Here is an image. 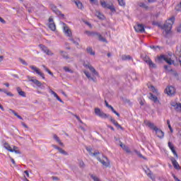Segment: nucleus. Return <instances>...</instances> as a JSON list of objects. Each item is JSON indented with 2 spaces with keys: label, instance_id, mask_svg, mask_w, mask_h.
<instances>
[{
  "label": "nucleus",
  "instance_id": "f257e3e1",
  "mask_svg": "<svg viewBox=\"0 0 181 181\" xmlns=\"http://www.w3.org/2000/svg\"><path fill=\"white\" fill-rule=\"evenodd\" d=\"M144 124L145 125H146V127H148L150 129H153V131H155L158 138H163V136H165V134L163 133V132H162V130L159 129L156 126H155L153 123L151 122L150 121L145 120Z\"/></svg>",
  "mask_w": 181,
  "mask_h": 181
},
{
  "label": "nucleus",
  "instance_id": "f03ea898",
  "mask_svg": "<svg viewBox=\"0 0 181 181\" xmlns=\"http://www.w3.org/2000/svg\"><path fill=\"white\" fill-rule=\"evenodd\" d=\"M175 23V17H171L165 21V23L163 26V29L165 30V33H169L172 30V26Z\"/></svg>",
  "mask_w": 181,
  "mask_h": 181
},
{
  "label": "nucleus",
  "instance_id": "7ed1b4c3",
  "mask_svg": "<svg viewBox=\"0 0 181 181\" xmlns=\"http://www.w3.org/2000/svg\"><path fill=\"white\" fill-rule=\"evenodd\" d=\"M96 159H98V162H100L104 168H110L111 163L106 156H101V157H96Z\"/></svg>",
  "mask_w": 181,
  "mask_h": 181
},
{
  "label": "nucleus",
  "instance_id": "20e7f679",
  "mask_svg": "<svg viewBox=\"0 0 181 181\" xmlns=\"http://www.w3.org/2000/svg\"><path fill=\"white\" fill-rule=\"evenodd\" d=\"M62 28L63 33H64L65 36H66L67 37H71L73 36L71 29H70V27L66 25V23H62Z\"/></svg>",
  "mask_w": 181,
  "mask_h": 181
},
{
  "label": "nucleus",
  "instance_id": "39448f33",
  "mask_svg": "<svg viewBox=\"0 0 181 181\" xmlns=\"http://www.w3.org/2000/svg\"><path fill=\"white\" fill-rule=\"evenodd\" d=\"M100 2L102 8H104L105 9H110L111 12H115V7L114 6V5L110 4L103 0H100Z\"/></svg>",
  "mask_w": 181,
  "mask_h": 181
},
{
  "label": "nucleus",
  "instance_id": "423d86ee",
  "mask_svg": "<svg viewBox=\"0 0 181 181\" xmlns=\"http://www.w3.org/2000/svg\"><path fill=\"white\" fill-rule=\"evenodd\" d=\"M95 114L100 118H103L104 119L108 118V115L104 113V112L101 111V110L98 107L95 108Z\"/></svg>",
  "mask_w": 181,
  "mask_h": 181
},
{
  "label": "nucleus",
  "instance_id": "0eeeda50",
  "mask_svg": "<svg viewBox=\"0 0 181 181\" xmlns=\"http://www.w3.org/2000/svg\"><path fill=\"white\" fill-rule=\"evenodd\" d=\"M158 62H166L168 64H173V63H175L173 60L168 58L166 55H160V57H158Z\"/></svg>",
  "mask_w": 181,
  "mask_h": 181
},
{
  "label": "nucleus",
  "instance_id": "6e6552de",
  "mask_svg": "<svg viewBox=\"0 0 181 181\" xmlns=\"http://www.w3.org/2000/svg\"><path fill=\"white\" fill-rule=\"evenodd\" d=\"M145 63H146V64H148L150 67V69H156V64H155L153 62L152 59H151V58H149V57H145L144 59Z\"/></svg>",
  "mask_w": 181,
  "mask_h": 181
},
{
  "label": "nucleus",
  "instance_id": "1a4fd4ad",
  "mask_svg": "<svg viewBox=\"0 0 181 181\" xmlns=\"http://www.w3.org/2000/svg\"><path fill=\"white\" fill-rule=\"evenodd\" d=\"M148 98H149L151 100V101L154 103V104H160V102L159 101V99H158V97L156 95H153V93H149L148 94Z\"/></svg>",
  "mask_w": 181,
  "mask_h": 181
},
{
  "label": "nucleus",
  "instance_id": "9d476101",
  "mask_svg": "<svg viewBox=\"0 0 181 181\" xmlns=\"http://www.w3.org/2000/svg\"><path fill=\"white\" fill-rule=\"evenodd\" d=\"M134 30L137 33H145V28L144 27V25L142 24H137L134 26Z\"/></svg>",
  "mask_w": 181,
  "mask_h": 181
},
{
  "label": "nucleus",
  "instance_id": "9b49d317",
  "mask_svg": "<svg viewBox=\"0 0 181 181\" xmlns=\"http://www.w3.org/2000/svg\"><path fill=\"white\" fill-rule=\"evenodd\" d=\"M165 93L168 94V95H174V94L176 93V90L173 86H168L165 88Z\"/></svg>",
  "mask_w": 181,
  "mask_h": 181
},
{
  "label": "nucleus",
  "instance_id": "f8f14e48",
  "mask_svg": "<svg viewBox=\"0 0 181 181\" xmlns=\"http://www.w3.org/2000/svg\"><path fill=\"white\" fill-rule=\"evenodd\" d=\"M30 68L31 69V70H33V71H35L37 74H38V76H40V77H42L43 80H45V75L39 70V69H37V67L35 66H30Z\"/></svg>",
  "mask_w": 181,
  "mask_h": 181
},
{
  "label": "nucleus",
  "instance_id": "ddd939ff",
  "mask_svg": "<svg viewBox=\"0 0 181 181\" xmlns=\"http://www.w3.org/2000/svg\"><path fill=\"white\" fill-rule=\"evenodd\" d=\"M40 47L41 50H42V52L44 53H46V54H47L48 56L53 55V53L52 52V51L49 50V49H47V47H46L45 45H40Z\"/></svg>",
  "mask_w": 181,
  "mask_h": 181
},
{
  "label": "nucleus",
  "instance_id": "4468645a",
  "mask_svg": "<svg viewBox=\"0 0 181 181\" xmlns=\"http://www.w3.org/2000/svg\"><path fill=\"white\" fill-rule=\"evenodd\" d=\"M49 29H51L53 32H54V30H56V24H54V22L53 21L52 17H49Z\"/></svg>",
  "mask_w": 181,
  "mask_h": 181
},
{
  "label": "nucleus",
  "instance_id": "2eb2a0df",
  "mask_svg": "<svg viewBox=\"0 0 181 181\" xmlns=\"http://www.w3.org/2000/svg\"><path fill=\"white\" fill-rule=\"evenodd\" d=\"M170 160H171V162L173 163V165L175 168V169H176L177 170H180V165H179V163H177L176 159H175V158L172 157L170 158Z\"/></svg>",
  "mask_w": 181,
  "mask_h": 181
},
{
  "label": "nucleus",
  "instance_id": "dca6fc26",
  "mask_svg": "<svg viewBox=\"0 0 181 181\" xmlns=\"http://www.w3.org/2000/svg\"><path fill=\"white\" fill-rule=\"evenodd\" d=\"M84 66L85 67H86V69H89L90 71H91V73H93L94 76H97L98 77V72L95 71V69H94L93 66H91L90 64H85Z\"/></svg>",
  "mask_w": 181,
  "mask_h": 181
},
{
  "label": "nucleus",
  "instance_id": "f3484780",
  "mask_svg": "<svg viewBox=\"0 0 181 181\" xmlns=\"http://www.w3.org/2000/svg\"><path fill=\"white\" fill-rule=\"evenodd\" d=\"M50 8L57 15H60V16H62V18L64 17V14H62L59 11H58L57 7H56L54 5H51Z\"/></svg>",
  "mask_w": 181,
  "mask_h": 181
},
{
  "label": "nucleus",
  "instance_id": "a211bd4d",
  "mask_svg": "<svg viewBox=\"0 0 181 181\" xmlns=\"http://www.w3.org/2000/svg\"><path fill=\"white\" fill-rule=\"evenodd\" d=\"M171 105L172 107H174L175 111L181 112V103H172Z\"/></svg>",
  "mask_w": 181,
  "mask_h": 181
},
{
  "label": "nucleus",
  "instance_id": "6ab92c4d",
  "mask_svg": "<svg viewBox=\"0 0 181 181\" xmlns=\"http://www.w3.org/2000/svg\"><path fill=\"white\" fill-rule=\"evenodd\" d=\"M171 105L172 107H174L175 111L181 112V103H172Z\"/></svg>",
  "mask_w": 181,
  "mask_h": 181
},
{
  "label": "nucleus",
  "instance_id": "aec40b11",
  "mask_svg": "<svg viewBox=\"0 0 181 181\" xmlns=\"http://www.w3.org/2000/svg\"><path fill=\"white\" fill-rule=\"evenodd\" d=\"M29 81H31L32 83L35 84V86H37V87H42V83L36 78H31L29 79Z\"/></svg>",
  "mask_w": 181,
  "mask_h": 181
},
{
  "label": "nucleus",
  "instance_id": "412c9836",
  "mask_svg": "<svg viewBox=\"0 0 181 181\" xmlns=\"http://www.w3.org/2000/svg\"><path fill=\"white\" fill-rule=\"evenodd\" d=\"M86 149L91 156H97V155H100V152H95L93 153V148L91 147H86Z\"/></svg>",
  "mask_w": 181,
  "mask_h": 181
},
{
  "label": "nucleus",
  "instance_id": "4be33fe9",
  "mask_svg": "<svg viewBox=\"0 0 181 181\" xmlns=\"http://www.w3.org/2000/svg\"><path fill=\"white\" fill-rule=\"evenodd\" d=\"M49 92L50 93V94H52V95H54V97H55V98H57V100L58 101H59V103H64L63 102V100H62V99H60V98L59 97V95H57V93H56V92L53 91V90L49 89Z\"/></svg>",
  "mask_w": 181,
  "mask_h": 181
},
{
  "label": "nucleus",
  "instance_id": "5701e85b",
  "mask_svg": "<svg viewBox=\"0 0 181 181\" xmlns=\"http://www.w3.org/2000/svg\"><path fill=\"white\" fill-rule=\"evenodd\" d=\"M69 40L76 46H78V43H80V38H69Z\"/></svg>",
  "mask_w": 181,
  "mask_h": 181
},
{
  "label": "nucleus",
  "instance_id": "b1692460",
  "mask_svg": "<svg viewBox=\"0 0 181 181\" xmlns=\"http://www.w3.org/2000/svg\"><path fill=\"white\" fill-rule=\"evenodd\" d=\"M150 91H152L156 95H159V92H158V89H156L153 86H150L148 87Z\"/></svg>",
  "mask_w": 181,
  "mask_h": 181
},
{
  "label": "nucleus",
  "instance_id": "393cba45",
  "mask_svg": "<svg viewBox=\"0 0 181 181\" xmlns=\"http://www.w3.org/2000/svg\"><path fill=\"white\" fill-rule=\"evenodd\" d=\"M4 148H5V149L8 151L9 152H13V149H12V148L11 147V146H9L8 143H5L4 144Z\"/></svg>",
  "mask_w": 181,
  "mask_h": 181
},
{
  "label": "nucleus",
  "instance_id": "a878e982",
  "mask_svg": "<svg viewBox=\"0 0 181 181\" xmlns=\"http://www.w3.org/2000/svg\"><path fill=\"white\" fill-rule=\"evenodd\" d=\"M86 51L89 54H90V56H94L95 54V52L93 51V48L91 47H88Z\"/></svg>",
  "mask_w": 181,
  "mask_h": 181
},
{
  "label": "nucleus",
  "instance_id": "bb28decb",
  "mask_svg": "<svg viewBox=\"0 0 181 181\" xmlns=\"http://www.w3.org/2000/svg\"><path fill=\"white\" fill-rule=\"evenodd\" d=\"M110 121L112 124H114L115 125V127H117V128H122L121 127V125H119V124H118V122L117 121H115V119L112 117H110Z\"/></svg>",
  "mask_w": 181,
  "mask_h": 181
},
{
  "label": "nucleus",
  "instance_id": "cd10ccee",
  "mask_svg": "<svg viewBox=\"0 0 181 181\" xmlns=\"http://www.w3.org/2000/svg\"><path fill=\"white\" fill-rule=\"evenodd\" d=\"M53 138L55 141L58 142L59 145H61V146H63V143L60 141V139L59 138V136H57V135L54 134Z\"/></svg>",
  "mask_w": 181,
  "mask_h": 181
},
{
  "label": "nucleus",
  "instance_id": "c85d7f7f",
  "mask_svg": "<svg viewBox=\"0 0 181 181\" xmlns=\"http://www.w3.org/2000/svg\"><path fill=\"white\" fill-rule=\"evenodd\" d=\"M122 60H132V57L129 55H122Z\"/></svg>",
  "mask_w": 181,
  "mask_h": 181
},
{
  "label": "nucleus",
  "instance_id": "c756f323",
  "mask_svg": "<svg viewBox=\"0 0 181 181\" xmlns=\"http://www.w3.org/2000/svg\"><path fill=\"white\" fill-rule=\"evenodd\" d=\"M107 108L111 109L112 112L113 114H115V115H117V117H119V113H118V112L115 111V110L114 109V107L111 105H109V107H107Z\"/></svg>",
  "mask_w": 181,
  "mask_h": 181
},
{
  "label": "nucleus",
  "instance_id": "7c9ffc66",
  "mask_svg": "<svg viewBox=\"0 0 181 181\" xmlns=\"http://www.w3.org/2000/svg\"><path fill=\"white\" fill-rule=\"evenodd\" d=\"M120 146L121 148H122V149H124V151L127 152V153H129V152H131V151L129 150V148H128L127 146L124 144H120Z\"/></svg>",
  "mask_w": 181,
  "mask_h": 181
},
{
  "label": "nucleus",
  "instance_id": "2f4dec72",
  "mask_svg": "<svg viewBox=\"0 0 181 181\" xmlns=\"http://www.w3.org/2000/svg\"><path fill=\"white\" fill-rule=\"evenodd\" d=\"M75 4L78 9H83V8H84V6H83V4L80 1H76Z\"/></svg>",
  "mask_w": 181,
  "mask_h": 181
},
{
  "label": "nucleus",
  "instance_id": "473e14b6",
  "mask_svg": "<svg viewBox=\"0 0 181 181\" xmlns=\"http://www.w3.org/2000/svg\"><path fill=\"white\" fill-rule=\"evenodd\" d=\"M139 6H140V8H144V9H148V5L143 2L139 3Z\"/></svg>",
  "mask_w": 181,
  "mask_h": 181
},
{
  "label": "nucleus",
  "instance_id": "72a5a7b5",
  "mask_svg": "<svg viewBox=\"0 0 181 181\" xmlns=\"http://www.w3.org/2000/svg\"><path fill=\"white\" fill-rule=\"evenodd\" d=\"M91 179H93V180L94 181H101V180H100V177H98L97 175H90Z\"/></svg>",
  "mask_w": 181,
  "mask_h": 181
},
{
  "label": "nucleus",
  "instance_id": "f704fd0d",
  "mask_svg": "<svg viewBox=\"0 0 181 181\" xmlns=\"http://www.w3.org/2000/svg\"><path fill=\"white\" fill-rule=\"evenodd\" d=\"M85 33H86V35H87L88 36H94L95 35H98L97 33L90 32V31H86Z\"/></svg>",
  "mask_w": 181,
  "mask_h": 181
},
{
  "label": "nucleus",
  "instance_id": "c9c22d12",
  "mask_svg": "<svg viewBox=\"0 0 181 181\" xmlns=\"http://www.w3.org/2000/svg\"><path fill=\"white\" fill-rule=\"evenodd\" d=\"M171 152H173V155H175V156L177 158H179V156H177V153H176V150H175V147H173L171 148H170Z\"/></svg>",
  "mask_w": 181,
  "mask_h": 181
},
{
  "label": "nucleus",
  "instance_id": "e433bc0d",
  "mask_svg": "<svg viewBox=\"0 0 181 181\" xmlns=\"http://www.w3.org/2000/svg\"><path fill=\"white\" fill-rule=\"evenodd\" d=\"M42 67L45 70V71H47V73L49 74L50 76H53V73H52V71H50V70H49V69H47L46 66L42 65Z\"/></svg>",
  "mask_w": 181,
  "mask_h": 181
},
{
  "label": "nucleus",
  "instance_id": "4c0bfd02",
  "mask_svg": "<svg viewBox=\"0 0 181 181\" xmlns=\"http://www.w3.org/2000/svg\"><path fill=\"white\" fill-rule=\"evenodd\" d=\"M96 16H98V18L99 19H104V18H105L104 15L101 14V13H100V12H97Z\"/></svg>",
  "mask_w": 181,
  "mask_h": 181
},
{
  "label": "nucleus",
  "instance_id": "58836bf2",
  "mask_svg": "<svg viewBox=\"0 0 181 181\" xmlns=\"http://www.w3.org/2000/svg\"><path fill=\"white\" fill-rule=\"evenodd\" d=\"M120 6H125V1L124 0H117Z\"/></svg>",
  "mask_w": 181,
  "mask_h": 181
},
{
  "label": "nucleus",
  "instance_id": "ea45409f",
  "mask_svg": "<svg viewBox=\"0 0 181 181\" xmlns=\"http://www.w3.org/2000/svg\"><path fill=\"white\" fill-rule=\"evenodd\" d=\"M59 153H62V155H67V152H66L63 148H58Z\"/></svg>",
  "mask_w": 181,
  "mask_h": 181
},
{
  "label": "nucleus",
  "instance_id": "a19ab883",
  "mask_svg": "<svg viewBox=\"0 0 181 181\" xmlns=\"http://www.w3.org/2000/svg\"><path fill=\"white\" fill-rule=\"evenodd\" d=\"M84 74L88 77L89 79L93 80V78H91V75L90 74V72L85 71Z\"/></svg>",
  "mask_w": 181,
  "mask_h": 181
},
{
  "label": "nucleus",
  "instance_id": "79ce46f5",
  "mask_svg": "<svg viewBox=\"0 0 181 181\" xmlns=\"http://www.w3.org/2000/svg\"><path fill=\"white\" fill-rule=\"evenodd\" d=\"M64 71H66L67 73H73V70L70 69V68L67 66L64 67Z\"/></svg>",
  "mask_w": 181,
  "mask_h": 181
},
{
  "label": "nucleus",
  "instance_id": "37998d69",
  "mask_svg": "<svg viewBox=\"0 0 181 181\" xmlns=\"http://www.w3.org/2000/svg\"><path fill=\"white\" fill-rule=\"evenodd\" d=\"M61 54L64 59H69V56H67V53L64 52H61Z\"/></svg>",
  "mask_w": 181,
  "mask_h": 181
},
{
  "label": "nucleus",
  "instance_id": "c03bdc74",
  "mask_svg": "<svg viewBox=\"0 0 181 181\" xmlns=\"http://www.w3.org/2000/svg\"><path fill=\"white\" fill-rule=\"evenodd\" d=\"M98 37H99V40H100V42H107V40L104 37H103V36H101V35H98Z\"/></svg>",
  "mask_w": 181,
  "mask_h": 181
},
{
  "label": "nucleus",
  "instance_id": "a18cd8bd",
  "mask_svg": "<svg viewBox=\"0 0 181 181\" xmlns=\"http://www.w3.org/2000/svg\"><path fill=\"white\" fill-rule=\"evenodd\" d=\"M176 54L179 57H181V47L177 49Z\"/></svg>",
  "mask_w": 181,
  "mask_h": 181
},
{
  "label": "nucleus",
  "instance_id": "49530a36",
  "mask_svg": "<svg viewBox=\"0 0 181 181\" xmlns=\"http://www.w3.org/2000/svg\"><path fill=\"white\" fill-rule=\"evenodd\" d=\"M3 92L5 93L9 97H13V94H12L11 92H6V90H3Z\"/></svg>",
  "mask_w": 181,
  "mask_h": 181
},
{
  "label": "nucleus",
  "instance_id": "de8ad7c7",
  "mask_svg": "<svg viewBox=\"0 0 181 181\" xmlns=\"http://www.w3.org/2000/svg\"><path fill=\"white\" fill-rule=\"evenodd\" d=\"M176 11H181V2L176 6L175 7Z\"/></svg>",
  "mask_w": 181,
  "mask_h": 181
},
{
  "label": "nucleus",
  "instance_id": "09e8293b",
  "mask_svg": "<svg viewBox=\"0 0 181 181\" xmlns=\"http://www.w3.org/2000/svg\"><path fill=\"white\" fill-rule=\"evenodd\" d=\"M13 152H15V153H21V151H19L18 150V147H16V146L13 147Z\"/></svg>",
  "mask_w": 181,
  "mask_h": 181
},
{
  "label": "nucleus",
  "instance_id": "8fccbe9b",
  "mask_svg": "<svg viewBox=\"0 0 181 181\" xmlns=\"http://www.w3.org/2000/svg\"><path fill=\"white\" fill-rule=\"evenodd\" d=\"M19 95H21V97H26V93H25V92H23V90H21V92L18 93Z\"/></svg>",
  "mask_w": 181,
  "mask_h": 181
},
{
  "label": "nucleus",
  "instance_id": "3c124183",
  "mask_svg": "<svg viewBox=\"0 0 181 181\" xmlns=\"http://www.w3.org/2000/svg\"><path fill=\"white\" fill-rule=\"evenodd\" d=\"M8 112H9V114H13L14 115H16V114H17L16 112H15V110H13L12 109H9Z\"/></svg>",
  "mask_w": 181,
  "mask_h": 181
},
{
  "label": "nucleus",
  "instance_id": "603ef678",
  "mask_svg": "<svg viewBox=\"0 0 181 181\" xmlns=\"http://www.w3.org/2000/svg\"><path fill=\"white\" fill-rule=\"evenodd\" d=\"M168 147L170 148V149L172 148H175V146L170 142H168Z\"/></svg>",
  "mask_w": 181,
  "mask_h": 181
},
{
  "label": "nucleus",
  "instance_id": "864d4df0",
  "mask_svg": "<svg viewBox=\"0 0 181 181\" xmlns=\"http://www.w3.org/2000/svg\"><path fill=\"white\" fill-rule=\"evenodd\" d=\"M0 22H1V23H4V24L6 23V21H5V20H4V18H1V17H0Z\"/></svg>",
  "mask_w": 181,
  "mask_h": 181
},
{
  "label": "nucleus",
  "instance_id": "5fc2aeb1",
  "mask_svg": "<svg viewBox=\"0 0 181 181\" xmlns=\"http://www.w3.org/2000/svg\"><path fill=\"white\" fill-rule=\"evenodd\" d=\"M15 117H17V118H18V119H23V118H22V117H21V115H18V113L16 114Z\"/></svg>",
  "mask_w": 181,
  "mask_h": 181
},
{
  "label": "nucleus",
  "instance_id": "6e6d98bb",
  "mask_svg": "<svg viewBox=\"0 0 181 181\" xmlns=\"http://www.w3.org/2000/svg\"><path fill=\"white\" fill-rule=\"evenodd\" d=\"M17 93H21L22 91V89L20 87L16 88Z\"/></svg>",
  "mask_w": 181,
  "mask_h": 181
},
{
  "label": "nucleus",
  "instance_id": "4d7b16f0",
  "mask_svg": "<svg viewBox=\"0 0 181 181\" xmlns=\"http://www.w3.org/2000/svg\"><path fill=\"white\" fill-rule=\"evenodd\" d=\"M148 176H149V177H151V179H152V180H155V177H152V174L148 173Z\"/></svg>",
  "mask_w": 181,
  "mask_h": 181
},
{
  "label": "nucleus",
  "instance_id": "13d9d810",
  "mask_svg": "<svg viewBox=\"0 0 181 181\" xmlns=\"http://www.w3.org/2000/svg\"><path fill=\"white\" fill-rule=\"evenodd\" d=\"M21 124L23 125V127H24V128H26V129L29 128V127H28V125H26V124H25V123H23V122H22Z\"/></svg>",
  "mask_w": 181,
  "mask_h": 181
},
{
  "label": "nucleus",
  "instance_id": "bf43d9fd",
  "mask_svg": "<svg viewBox=\"0 0 181 181\" xmlns=\"http://www.w3.org/2000/svg\"><path fill=\"white\" fill-rule=\"evenodd\" d=\"M25 175H26L27 177H29V172L28 170L24 171Z\"/></svg>",
  "mask_w": 181,
  "mask_h": 181
},
{
  "label": "nucleus",
  "instance_id": "052dcab7",
  "mask_svg": "<svg viewBox=\"0 0 181 181\" xmlns=\"http://www.w3.org/2000/svg\"><path fill=\"white\" fill-rule=\"evenodd\" d=\"M20 62L22 63V64H26V62L23 59H20Z\"/></svg>",
  "mask_w": 181,
  "mask_h": 181
},
{
  "label": "nucleus",
  "instance_id": "680f3d73",
  "mask_svg": "<svg viewBox=\"0 0 181 181\" xmlns=\"http://www.w3.org/2000/svg\"><path fill=\"white\" fill-rule=\"evenodd\" d=\"M76 119H78V121H79V122H81V119H80V117L77 115L75 116Z\"/></svg>",
  "mask_w": 181,
  "mask_h": 181
},
{
  "label": "nucleus",
  "instance_id": "e2e57ef3",
  "mask_svg": "<svg viewBox=\"0 0 181 181\" xmlns=\"http://www.w3.org/2000/svg\"><path fill=\"white\" fill-rule=\"evenodd\" d=\"M177 32L180 33L181 32V25H180L177 28Z\"/></svg>",
  "mask_w": 181,
  "mask_h": 181
},
{
  "label": "nucleus",
  "instance_id": "0e129e2a",
  "mask_svg": "<svg viewBox=\"0 0 181 181\" xmlns=\"http://www.w3.org/2000/svg\"><path fill=\"white\" fill-rule=\"evenodd\" d=\"M52 180H59V177H52Z\"/></svg>",
  "mask_w": 181,
  "mask_h": 181
},
{
  "label": "nucleus",
  "instance_id": "69168bd1",
  "mask_svg": "<svg viewBox=\"0 0 181 181\" xmlns=\"http://www.w3.org/2000/svg\"><path fill=\"white\" fill-rule=\"evenodd\" d=\"M4 61V56H0V62H3Z\"/></svg>",
  "mask_w": 181,
  "mask_h": 181
},
{
  "label": "nucleus",
  "instance_id": "338daca9",
  "mask_svg": "<svg viewBox=\"0 0 181 181\" xmlns=\"http://www.w3.org/2000/svg\"><path fill=\"white\" fill-rule=\"evenodd\" d=\"M157 47H158V46H157V47H155V46H151V49H156Z\"/></svg>",
  "mask_w": 181,
  "mask_h": 181
},
{
  "label": "nucleus",
  "instance_id": "774afa93",
  "mask_svg": "<svg viewBox=\"0 0 181 181\" xmlns=\"http://www.w3.org/2000/svg\"><path fill=\"white\" fill-rule=\"evenodd\" d=\"M178 134H179L180 136H181V129L178 131Z\"/></svg>",
  "mask_w": 181,
  "mask_h": 181
}]
</instances>
